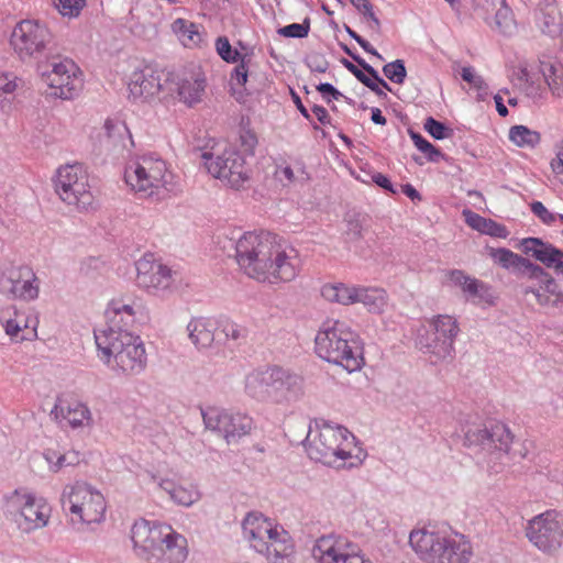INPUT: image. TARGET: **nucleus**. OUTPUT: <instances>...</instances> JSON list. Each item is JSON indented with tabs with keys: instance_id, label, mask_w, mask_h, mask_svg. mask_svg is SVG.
<instances>
[{
	"instance_id": "72a5a7b5",
	"label": "nucleus",
	"mask_w": 563,
	"mask_h": 563,
	"mask_svg": "<svg viewBox=\"0 0 563 563\" xmlns=\"http://www.w3.org/2000/svg\"><path fill=\"white\" fill-rule=\"evenodd\" d=\"M357 286L344 283H328L321 287V296L329 302L350 306L355 303Z\"/></svg>"
},
{
	"instance_id": "338daca9",
	"label": "nucleus",
	"mask_w": 563,
	"mask_h": 563,
	"mask_svg": "<svg viewBox=\"0 0 563 563\" xmlns=\"http://www.w3.org/2000/svg\"><path fill=\"white\" fill-rule=\"evenodd\" d=\"M402 192L409 197L411 200L418 199L420 200V194L416 190L413 186L410 184H406L402 186Z\"/></svg>"
},
{
	"instance_id": "7ed1b4c3",
	"label": "nucleus",
	"mask_w": 563,
	"mask_h": 563,
	"mask_svg": "<svg viewBox=\"0 0 563 563\" xmlns=\"http://www.w3.org/2000/svg\"><path fill=\"white\" fill-rule=\"evenodd\" d=\"M409 544L424 563H470L474 555L470 539L449 527L413 529L409 534Z\"/></svg>"
},
{
	"instance_id": "ddd939ff",
	"label": "nucleus",
	"mask_w": 563,
	"mask_h": 563,
	"mask_svg": "<svg viewBox=\"0 0 563 563\" xmlns=\"http://www.w3.org/2000/svg\"><path fill=\"white\" fill-rule=\"evenodd\" d=\"M526 537L541 552L552 554L563 545V515L553 510L530 519Z\"/></svg>"
},
{
	"instance_id": "f704fd0d",
	"label": "nucleus",
	"mask_w": 563,
	"mask_h": 563,
	"mask_svg": "<svg viewBox=\"0 0 563 563\" xmlns=\"http://www.w3.org/2000/svg\"><path fill=\"white\" fill-rule=\"evenodd\" d=\"M358 64L363 67V69L367 73L360 70L353 64L349 65V69L354 74V76L366 87H368L372 91H374L378 97L386 98V90L390 91V87L388 84L382 79L377 71L363 60H357Z\"/></svg>"
},
{
	"instance_id": "a19ab883",
	"label": "nucleus",
	"mask_w": 563,
	"mask_h": 563,
	"mask_svg": "<svg viewBox=\"0 0 563 563\" xmlns=\"http://www.w3.org/2000/svg\"><path fill=\"white\" fill-rule=\"evenodd\" d=\"M490 256L504 268H526L527 275L530 273L531 266H534V264L530 263L528 260L507 249L492 250Z\"/></svg>"
},
{
	"instance_id": "7c9ffc66",
	"label": "nucleus",
	"mask_w": 563,
	"mask_h": 563,
	"mask_svg": "<svg viewBox=\"0 0 563 563\" xmlns=\"http://www.w3.org/2000/svg\"><path fill=\"white\" fill-rule=\"evenodd\" d=\"M162 473L163 470L161 468L155 473L151 471L145 472L151 481L157 483V485L165 490L176 504L189 507L200 499V493L195 486H176L173 481L165 478Z\"/></svg>"
},
{
	"instance_id": "473e14b6",
	"label": "nucleus",
	"mask_w": 563,
	"mask_h": 563,
	"mask_svg": "<svg viewBox=\"0 0 563 563\" xmlns=\"http://www.w3.org/2000/svg\"><path fill=\"white\" fill-rule=\"evenodd\" d=\"M170 27L185 47L197 48L205 43L206 33L203 26L200 24L178 18L174 20Z\"/></svg>"
},
{
	"instance_id": "4d7b16f0",
	"label": "nucleus",
	"mask_w": 563,
	"mask_h": 563,
	"mask_svg": "<svg viewBox=\"0 0 563 563\" xmlns=\"http://www.w3.org/2000/svg\"><path fill=\"white\" fill-rule=\"evenodd\" d=\"M461 76L464 81L473 85L477 89H483L485 87L484 79L481 76H476L471 66L463 67Z\"/></svg>"
},
{
	"instance_id": "c756f323",
	"label": "nucleus",
	"mask_w": 563,
	"mask_h": 563,
	"mask_svg": "<svg viewBox=\"0 0 563 563\" xmlns=\"http://www.w3.org/2000/svg\"><path fill=\"white\" fill-rule=\"evenodd\" d=\"M523 250L549 268L563 274V252L537 238L523 240Z\"/></svg>"
},
{
	"instance_id": "1a4fd4ad",
	"label": "nucleus",
	"mask_w": 563,
	"mask_h": 563,
	"mask_svg": "<svg viewBox=\"0 0 563 563\" xmlns=\"http://www.w3.org/2000/svg\"><path fill=\"white\" fill-rule=\"evenodd\" d=\"M57 196L68 206L87 210L95 198L89 184V174L80 163L65 164L57 168L53 178Z\"/></svg>"
},
{
	"instance_id": "4c0bfd02",
	"label": "nucleus",
	"mask_w": 563,
	"mask_h": 563,
	"mask_svg": "<svg viewBox=\"0 0 563 563\" xmlns=\"http://www.w3.org/2000/svg\"><path fill=\"white\" fill-rule=\"evenodd\" d=\"M540 71L551 95L555 98H563V64L560 62H543Z\"/></svg>"
},
{
	"instance_id": "13d9d810",
	"label": "nucleus",
	"mask_w": 563,
	"mask_h": 563,
	"mask_svg": "<svg viewBox=\"0 0 563 563\" xmlns=\"http://www.w3.org/2000/svg\"><path fill=\"white\" fill-rule=\"evenodd\" d=\"M240 142H241L242 147L246 152H250L251 154H253L258 141H257V136H256L255 132H253L251 130H244L240 134Z\"/></svg>"
},
{
	"instance_id": "5fc2aeb1",
	"label": "nucleus",
	"mask_w": 563,
	"mask_h": 563,
	"mask_svg": "<svg viewBox=\"0 0 563 563\" xmlns=\"http://www.w3.org/2000/svg\"><path fill=\"white\" fill-rule=\"evenodd\" d=\"M530 207L533 214L537 216L545 224H552L556 221V219H559V214L556 216L550 212L540 201L532 202Z\"/></svg>"
},
{
	"instance_id": "2eb2a0df",
	"label": "nucleus",
	"mask_w": 563,
	"mask_h": 563,
	"mask_svg": "<svg viewBox=\"0 0 563 563\" xmlns=\"http://www.w3.org/2000/svg\"><path fill=\"white\" fill-rule=\"evenodd\" d=\"M460 332L457 320L449 314H439L429 321L426 335H421L419 344L438 360L451 357L454 352V341Z\"/></svg>"
},
{
	"instance_id": "49530a36",
	"label": "nucleus",
	"mask_w": 563,
	"mask_h": 563,
	"mask_svg": "<svg viewBox=\"0 0 563 563\" xmlns=\"http://www.w3.org/2000/svg\"><path fill=\"white\" fill-rule=\"evenodd\" d=\"M383 73L390 81L398 85L404 84L407 76L405 64L400 59L386 64Z\"/></svg>"
},
{
	"instance_id": "39448f33",
	"label": "nucleus",
	"mask_w": 563,
	"mask_h": 563,
	"mask_svg": "<svg viewBox=\"0 0 563 563\" xmlns=\"http://www.w3.org/2000/svg\"><path fill=\"white\" fill-rule=\"evenodd\" d=\"M173 177L167 163L154 155H142L130 161L124 170L126 186L141 199L164 198Z\"/></svg>"
},
{
	"instance_id": "aec40b11",
	"label": "nucleus",
	"mask_w": 563,
	"mask_h": 563,
	"mask_svg": "<svg viewBox=\"0 0 563 563\" xmlns=\"http://www.w3.org/2000/svg\"><path fill=\"white\" fill-rule=\"evenodd\" d=\"M136 285L148 292L157 294L173 285L172 269L157 260L154 254H144L136 263Z\"/></svg>"
},
{
	"instance_id": "f257e3e1",
	"label": "nucleus",
	"mask_w": 563,
	"mask_h": 563,
	"mask_svg": "<svg viewBox=\"0 0 563 563\" xmlns=\"http://www.w3.org/2000/svg\"><path fill=\"white\" fill-rule=\"evenodd\" d=\"M135 312V302L113 299L106 310V325L95 331L99 358L123 375L140 374L146 366L142 339L125 328L134 321Z\"/></svg>"
},
{
	"instance_id": "f3484780",
	"label": "nucleus",
	"mask_w": 563,
	"mask_h": 563,
	"mask_svg": "<svg viewBox=\"0 0 563 563\" xmlns=\"http://www.w3.org/2000/svg\"><path fill=\"white\" fill-rule=\"evenodd\" d=\"M7 503L10 508L19 510L18 523L23 531L30 532L47 525L51 507L43 497L16 489L7 497Z\"/></svg>"
},
{
	"instance_id": "20e7f679",
	"label": "nucleus",
	"mask_w": 563,
	"mask_h": 563,
	"mask_svg": "<svg viewBox=\"0 0 563 563\" xmlns=\"http://www.w3.org/2000/svg\"><path fill=\"white\" fill-rule=\"evenodd\" d=\"M314 351L320 358L340 365L350 373L363 366L357 334L341 320L329 319L321 324L314 338Z\"/></svg>"
},
{
	"instance_id": "de8ad7c7",
	"label": "nucleus",
	"mask_w": 563,
	"mask_h": 563,
	"mask_svg": "<svg viewBox=\"0 0 563 563\" xmlns=\"http://www.w3.org/2000/svg\"><path fill=\"white\" fill-rule=\"evenodd\" d=\"M220 327L225 338L232 341L244 340L247 335L246 328L229 319L222 320Z\"/></svg>"
},
{
	"instance_id": "c85d7f7f",
	"label": "nucleus",
	"mask_w": 563,
	"mask_h": 563,
	"mask_svg": "<svg viewBox=\"0 0 563 563\" xmlns=\"http://www.w3.org/2000/svg\"><path fill=\"white\" fill-rule=\"evenodd\" d=\"M266 550L256 552L264 554L274 563H283L295 552V545L289 533L280 526H275L271 536L265 540Z\"/></svg>"
},
{
	"instance_id": "09e8293b",
	"label": "nucleus",
	"mask_w": 563,
	"mask_h": 563,
	"mask_svg": "<svg viewBox=\"0 0 563 563\" xmlns=\"http://www.w3.org/2000/svg\"><path fill=\"white\" fill-rule=\"evenodd\" d=\"M19 81L20 79L13 73L0 70V102L5 96L12 95L18 90Z\"/></svg>"
},
{
	"instance_id": "ea45409f",
	"label": "nucleus",
	"mask_w": 563,
	"mask_h": 563,
	"mask_svg": "<svg viewBox=\"0 0 563 563\" xmlns=\"http://www.w3.org/2000/svg\"><path fill=\"white\" fill-rule=\"evenodd\" d=\"M508 137L516 146L531 150L539 146L542 140L540 132L521 124L511 126L508 132Z\"/></svg>"
},
{
	"instance_id": "774afa93",
	"label": "nucleus",
	"mask_w": 563,
	"mask_h": 563,
	"mask_svg": "<svg viewBox=\"0 0 563 563\" xmlns=\"http://www.w3.org/2000/svg\"><path fill=\"white\" fill-rule=\"evenodd\" d=\"M494 100H495V103H496V110H497L498 114L501 115V117H506L508 114V109L504 104V100H503L501 96L496 95L494 97Z\"/></svg>"
},
{
	"instance_id": "5701e85b",
	"label": "nucleus",
	"mask_w": 563,
	"mask_h": 563,
	"mask_svg": "<svg viewBox=\"0 0 563 563\" xmlns=\"http://www.w3.org/2000/svg\"><path fill=\"white\" fill-rule=\"evenodd\" d=\"M528 279L531 285L525 290V294H533L540 306L558 307L563 303V292L556 280L542 267L531 266Z\"/></svg>"
},
{
	"instance_id": "6e6d98bb",
	"label": "nucleus",
	"mask_w": 563,
	"mask_h": 563,
	"mask_svg": "<svg viewBox=\"0 0 563 563\" xmlns=\"http://www.w3.org/2000/svg\"><path fill=\"white\" fill-rule=\"evenodd\" d=\"M247 81V66L244 59L234 68L231 75V84L233 86L244 87Z\"/></svg>"
},
{
	"instance_id": "a878e982",
	"label": "nucleus",
	"mask_w": 563,
	"mask_h": 563,
	"mask_svg": "<svg viewBox=\"0 0 563 563\" xmlns=\"http://www.w3.org/2000/svg\"><path fill=\"white\" fill-rule=\"evenodd\" d=\"M284 373L279 368L253 371L245 378V389L252 397H272L285 385Z\"/></svg>"
},
{
	"instance_id": "864d4df0",
	"label": "nucleus",
	"mask_w": 563,
	"mask_h": 563,
	"mask_svg": "<svg viewBox=\"0 0 563 563\" xmlns=\"http://www.w3.org/2000/svg\"><path fill=\"white\" fill-rule=\"evenodd\" d=\"M310 25L309 23H292L279 29L278 33L285 37H306L309 33Z\"/></svg>"
},
{
	"instance_id": "412c9836",
	"label": "nucleus",
	"mask_w": 563,
	"mask_h": 563,
	"mask_svg": "<svg viewBox=\"0 0 563 563\" xmlns=\"http://www.w3.org/2000/svg\"><path fill=\"white\" fill-rule=\"evenodd\" d=\"M163 76V71L148 67L135 69L128 81L129 98L135 102H148L155 98L165 100L168 93H164L166 85L162 82Z\"/></svg>"
},
{
	"instance_id": "c03bdc74",
	"label": "nucleus",
	"mask_w": 563,
	"mask_h": 563,
	"mask_svg": "<svg viewBox=\"0 0 563 563\" xmlns=\"http://www.w3.org/2000/svg\"><path fill=\"white\" fill-rule=\"evenodd\" d=\"M53 7L63 16L78 18L87 5V0H52Z\"/></svg>"
},
{
	"instance_id": "a18cd8bd",
	"label": "nucleus",
	"mask_w": 563,
	"mask_h": 563,
	"mask_svg": "<svg viewBox=\"0 0 563 563\" xmlns=\"http://www.w3.org/2000/svg\"><path fill=\"white\" fill-rule=\"evenodd\" d=\"M351 3L358 10V12L364 16L366 22L368 23V27L373 31H378L380 27V22L373 11V7L369 0H350Z\"/></svg>"
},
{
	"instance_id": "2f4dec72",
	"label": "nucleus",
	"mask_w": 563,
	"mask_h": 563,
	"mask_svg": "<svg viewBox=\"0 0 563 563\" xmlns=\"http://www.w3.org/2000/svg\"><path fill=\"white\" fill-rule=\"evenodd\" d=\"M164 530V537L157 551L162 553L166 563H183L188 555L186 538L174 531L168 525Z\"/></svg>"
},
{
	"instance_id": "4be33fe9",
	"label": "nucleus",
	"mask_w": 563,
	"mask_h": 563,
	"mask_svg": "<svg viewBox=\"0 0 563 563\" xmlns=\"http://www.w3.org/2000/svg\"><path fill=\"white\" fill-rule=\"evenodd\" d=\"M0 323L14 343L33 341L37 338V319L24 310L16 309L14 305L0 309Z\"/></svg>"
},
{
	"instance_id": "37998d69",
	"label": "nucleus",
	"mask_w": 563,
	"mask_h": 563,
	"mask_svg": "<svg viewBox=\"0 0 563 563\" xmlns=\"http://www.w3.org/2000/svg\"><path fill=\"white\" fill-rule=\"evenodd\" d=\"M495 25L504 34H511L516 29L512 10L506 3V0H499V8L495 14Z\"/></svg>"
},
{
	"instance_id": "3c124183",
	"label": "nucleus",
	"mask_w": 563,
	"mask_h": 563,
	"mask_svg": "<svg viewBox=\"0 0 563 563\" xmlns=\"http://www.w3.org/2000/svg\"><path fill=\"white\" fill-rule=\"evenodd\" d=\"M410 136H411V140H412L415 146L420 152L426 154L430 161H434L435 157L440 155V151L438 148H435L429 141H427L419 133L411 132Z\"/></svg>"
},
{
	"instance_id": "69168bd1",
	"label": "nucleus",
	"mask_w": 563,
	"mask_h": 563,
	"mask_svg": "<svg viewBox=\"0 0 563 563\" xmlns=\"http://www.w3.org/2000/svg\"><path fill=\"white\" fill-rule=\"evenodd\" d=\"M372 180L379 187L395 194L393 185L387 176L382 173H376L372 176Z\"/></svg>"
},
{
	"instance_id": "9d476101",
	"label": "nucleus",
	"mask_w": 563,
	"mask_h": 563,
	"mask_svg": "<svg viewBox=\"0 0 563 563\" xmlns=\"http://www.w3.org/2000/svg\"><path fill=\"white\" fill-rule=\"evenodd\" d=\"M52 40L53 34L45 23L24 19L13 26L9 44L20 60L27 62L43 55Z\"/></svg>"
},
{
	"instance_id": "dca6fc26",
	"label": "nucleus",
	"mask_w": 563,
	"mask_h": 563,
	"mask_svg": "<svg viewBox=\"0 0 563 563\" xmlns=\"http://www.w3.org/2000/svg\"><path fill=\"white\" fill-rule=\"evenodd\" d=\"M312 558L317 563H373L361 554L360 547L343 536H322L313 548Z\"/></svg>"
},
{
	"instance_id": "e2e57ef3",
	"label": "nucleus",
	"mask_w": 563,
	"mask_h": 563,
	"mask_svg": "<svg viewBox=\"0 0 563 563\" xmlns=\"http://www.w3.org/2000/svg\"><path fill=\"white\" fill-rule=\"evenodd\" d=\"M275 175L279 180L294 183L296 180L295 172L289 165H280L277 167Z\"/></svg>"
},
{
	"instance_id": "bf43d9fd",
	"label": "nucleus",
	"mask_w": 563,
	"mask_h": 563,
	"mask_svg": "<svg viewBox=\"0 0 563 563\" xmlns=\"http://www.w3.org/2000/svg\"><path fill=\"white\" fill-rule=\"evenodd\" d=\"M363 460H357V462L346 463L345 460H328L323 464L328 467L334 468L336 471L341 470H352L358 468L362 465Z\"/></svg>"
},
{
	"instance_id": "c9c22d12",
	"label": "nucleus",
	"mask_w": 563,
	"mask_h": 563,
	"mask_svg": "<svg viewBox=\"0 0 563 563\" xmlns=\"http://www.w3.org/2000/svg\"><path fill=\"white\" fill-rule=\"evenodd\" d=\"M462 214L466 224L481 233L495 238L507 236L506 228L492 219H486L470 209L463 210Z\"/></svg>"
},
{
	"instance_id": "f03ea898",
	"label": "nucleus",
	"mask_w": 563,
	"mask_h": 563,
	"mask_svg": "<svg viewBox=\"0 0 563 563\" xmlns=\"http://www.w3.org/2000/svg\"><path fill=\"white\" fill-rule=\"evenodd\" d=\"M235 258L247 277L263 284L290 283L300 273L298 252L271 233H244L236 242Z\"/></svg>"
},
{
	"instance_id": "423d86ee",
	"label": "nucleus",
	"mask_w": 563,
	"mask_h": 563,
	"mask_svg": "<svg viewBox=\"0 0 563 563\" xmlns=\"http://www.w3.org/2000/svg\"><path fill=\"white\" fill-rule=\"evenodd\" d=\"M303 445L308 457H360L364 452L351 431L328 423L309 430Z\"/></svg>"
},
{
	"instance_id": "6e6552de",
	"label": "nucleus",
	"mask_w": 563,
	"mask_h": 563,
	"mask_svg": "<svg viewBox=\"0 0 563 563\" xmlns=\"http://www.w3.org/2000/svg\"><path fill=\"white\" fill-rule=\"evenodd\" d=\"M63 509L73 523H99L104 519L106 500L103 495L86 482L67 485L62 494Z\"/></svg>"
},
{
	"instance_id": "393cba45",
	"label": "nucleus",
	"mask_w": 563,
	"mask_h": 563,
	"mask_svg": "<svg viewBox=\"0 0 563 563\" xmlns=\"http://www.w3.org/2000/svg\"><path fill=\"white\" fill-rule=\"evenodd\" d=\"M450 285L459 287L474 303L492 306L496 301L493 289L482 280L467 275L461 269H452L446 274Z\"/></svg>"
},
{
	"instance_id": "cd10ccee",
	"label": "nucleus",
	"mask_w": 563,
	"mask_h": 563,
	"mask_svg": "<svg viewBox=\"0 0 563 563\" xmlns=\"http://www.w3.org/2000/svg\"><path fill=\"white\" fill-rule=\"evenodd\" d=\"M275 526L260 512H250L242 522L243 534L255 551L267 549L265 540L271 536Z\"/></svg>"
},
{
	"instance_id": "b1692460",
	"label": "nucleus",
	"mask_w": 563,
	"mask_h": 563,
	"mask_svg": "<svg viewBox=\"0 0 563 563\" xmlns=\"http://www.w3.org/2000/svg\"><path fill=\"white\" fill-rule=\"evenodd\" d=\"M166 526L150 522L145 519L136 520L131 528V540L136 555L145 560L155 555L164 537L163 533Z\"/></svg>"
},
{
	"instance_id": "e433bc0d",
	"label": "nucleus",
	"mask_w": 563,
	"mask_h": 563,
	"mask_svg": "<svg viewBox=\"0 0 563 563\" xmlns=\"http://www.w3.org/2000/svg\"><path fill=\"white\" fill-rule=\"evenodd\" d=\"M355 303H363L369 312L380 313L387 306L388 296L384 289L357 286Z\"/></svg>"
},
{
	"instance_id": "6ab92c4d",
	"label": "nucleus",
	"mask_w": 563,
	"mask_h": 563,
	"mask_svg": "<svg viewBox=\"0 0 563 563\" xmlns=\"http://www.w3.org/2000/svg\"><path fill=\"white\" fill-rule=\"evenodd\" d=\"M165 85L168 91L177 93L181 102L192 106L202 99L206 77L200 67L184 68L169 73Z\"/></svg>"
},
{
	"instance_id": "9b49d317",
	"label": "nucleus",
	"mask_w": 563,
	"mask_h": 563,
	"mask_svg": "<svg viewBox=\"0 0 563 563\" xmlns=\"http://www.w3.org/2000/svg\"><path fill=\"white\" fill-rule=\"evenodd\" d=\"M41 79L49 97L63 100L76 98L84 88V73L69 58L54 62L49 70L42 73Z\"/></svg>"
},
{
	"instance_id": "052dcab7",
	"label": "nucleus",
	"mask_w": 563,
	"mask_h": 563,
	"mask_svg": "<svg viewBox=\"0 0 563 563\" xmlns=\"http://www.w3.org/2000/svg\"><path fill=\"white\" fill-rule=\"evenodd\" d=\"M550 166L554 174H563V140L558 144L555 157L552 158Z\"/></svg>"
},
{
	"instance_id": "603ef678",
	"label": "nucleus",
	"mask_w": 563,
	"mask_h": 563,
	"mask_svg": "<svg viewBox=\"0 0 563 563\" xmlns=\"http://www.w3.org/2000/svg\"><path fill=\"white\" fill-rule=\"evenodd\" d=\"M216 48L223 60L229 63L236 62L239 53L232 49V46L227 37H219L216 42Z\"/></svg>"
},
{
	"instance_id": "680f3d73",
	"label": "nucleus",
	"mask_w": 563,
	"mask_h": 563,
	"mask_svg": "<svg viewBox=\"0 0 563 563\" xmlns=\"http://www.w3.org/2000/svg\"><path fill=\"white\" fill-rule=\"evenodd\" d=\"M317 90L322 95L325 101L331 102L330 97L333 99H339L341 97V92H339L331 84L324 82L317 86Z\"/></svg>"
},
{
	"instance_id": "4468645a",
	"label": "nucleus",
	"mask_w": 563,
	"mask_h": 563,
	"mask_svg": "<svg viewBox=\"0 0 563 563\" xmlns=\"http://www.w3.org/2000/svg\"><path fill=\"white\" fill-rule=\"evenodd\" d=\"M464 438L467 445L479 446L484 453L490 455L508 454L514 441L510 428L498 420L492 421L488 427L467 424Z\"/></svg>"
},
{
	"instance_id": "0e129e2a",
	"label": "nucleus",
	"mask_w": 563,
	"mask_h": 563,
	"mask_svg": "<svg viewBox=\"0 0 563 563\" xmlns=\"http://www.w3.org/2000/svg\"><path fill=\"white\" fill-rule=\"evenodd\" d=\"M311 111L321 124H323V125L330 124V122H331L330 114L324 107L316 104L312 107Z\"/></svg>"
},
{
	"instance_id": "79ce46f5",
	"label": "nucleus",
	"mask_w": 563,
	"mask_h": 563,
	"mask_svg": "<svg viewBox=\"0 0 563 563\" xmlns=\"http://www.w3.org/2000/svg\"><path fill=\"white\" fill-rule=\"evenodd\" d=\"M104 130L107 137L114 146L121 145L126 147L125 141L128 140L133 145L132 135L129 128L123 121L115 119H107L104 122Z\"/></svg>"
},
{
	"instance_id": "a211bd4d",
	"label": "nucleus",
	"mask_w": 563,
	"mask_h": 563,
	"mask_svg": "<svg viewBox=\"0 0 563 563\" xmlns=\"http://www.w3.org/2000/svg\"><path fill=\"white\" fill-rule=\"evenodd\" d=\"M0 292L25 301L34 300L40 294L38 278L29 266H3L0 268Z\"/></svg>"
},
{
	"instance_id": "8fccbe9b",
	"label": "nucleus",
	"mask_w": 563,
	"mask_h": 563,
	"mask_svg": "<svg viewBox=\"0 0 563 563\" xmlns=\"http://www.w3.org/2000/svg\"><path fill=\"white\" fill-rule=\"evenodd\" d=\"M424 130L435 140H443L451 135L452 131L440 121L432 117L426 119L423 124Z\"/></svg>"
},
{
	"instance_id": "f8f14e48",
	"label": "nucleus",
	"mask_w": 563,
	"mask_h": 563,
	"mask_svg": "<svg viewBox=\"0 0 563 563\" xmlns=\"http://www.w3.org/2000/svg\"><path fill=\"white\" fill-rule=\"evenodd\" d=\"M201 416L205 427L218 432L228 444L238 443L254 428L253 418L241 411L209 406L201 409Z\"/></svg>"
},
{
	"instance_id": "58836bf2",
	"label": "nucleus",
	"mask_w": 563,
	"mask_h": 563,
	"mask_svg": "<svg viewBox=\"0 0 563 563\" xmlns=\"http://www.w3.org/2000/svg\"><path fill=\"white\" fill-rule=\"evenodd\" d=\"M189 338L198 349L209 347L213 340V324L202 318L192 319L188 323Z\"/></svg>"
},
{
	"instance_id": "bb28decb",
	"label": "nucleus",
	"mask_w": 563,
	"mask_h": 563,
	"mask_svg": "<svg viewBox=\"0 0 563 563\" xmlns=\"http://www.w3.org/2000/svg\"><path fill=\"white\" fill-rule=\"evenodd\" d=\"M51 416L58 422H65L73 429L90 426L92 421L89 408L78 401L58 398Z\"/></svg>"
},
{
	"instance_id": "0eeeda50",
	"label": "nucleus",
	"mask_w": 563,
	"mask_h": 563,
	"mask_svg": "<svg viewBox=\"0 0 563 563\" xmlns=\"http://www.w3.org/2000/svg\"><path fill=\"white\" fill-rule=\"evenodd\" d=\"M202 159L208 173L227 187L239 190L250 180L251 170L244 156L227 142L203 152Z\"/></svg>"
}]
</instances>
